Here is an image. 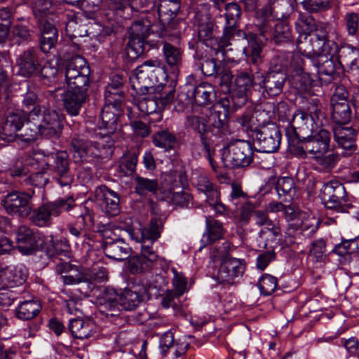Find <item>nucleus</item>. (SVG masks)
Segmentation results:
<instances>
[{
	"instance_id": "6ab92c4d",
	"label": "nucleus",
	"mask_w": 359,
	"mask_h": 359,
	"mask_svg": "<svg viewBox=\"0 0 359 359\" xmlns=\"http://www.w3.org/2000/svg\"><path fill=\"white\" fill-rule=\"evenodd\" d=\"M94 199L101 210L109 216H116L120 212V198L117 193L105 185L97 187Z\"/></svg>"
},
{
	"instance_id": "6e6552de",
	"label": "nucleus",
	"mask_w": 359,
	"mask_h": 359,
	"mask_svg": "<svg viewBox=\"0 0 359 359\" xmlns=\"http://www.w3.org/2000/svg\"><path fill=\"white\" fill-rule=\"evenodd\" d=\"M321 194L327 209L334 210L337 212L348 213L353 208L344 184L337 180H331L325 184Z\"/></svg>"
},
{
	"instance_id": "c9c22d12",
	"label": "nucleus",
	"mask_w": 359,
	"mask_h": 359,
	"mask_svg": "<svg viewBox=\"0 0 359 359\" xmlns=\"http://www.w3.org/2000/svg\"><path fill=\"white\" fill-rule=\"evenodd\" d=\"M90 73V67L86 60L80 55H75L67 61L65 65L66 80L78 78L83 74V72Z\"/></svg>"
},
{
	"instance_id": "69168bd1",
	"label": "nucleus",
	"mask_w": 359,
	"mask_h": 359,
	"mask_svg": "<svg viewBox=\"0 0 359 359\" xmlns=\"http://www.w3.org/2000/svg\"><path fill=\"white\" fill-rule=\"evenodd\" d=\"M277 278L269 274L262 276L259 281L260 292L265 296L271 294L277 287Z\"/></svg>"
},
{
	"instance_id": "37998d69",
	"label": "nucleus",
	"mask_w": 359,
	"mask_h": 359,
	"mask_svg": "<svg viewBox=\"0 0 359 359\" xmlns=\"http://www.w3.org/2000/svg\"><path fill=\"white\" fill-rule=\"evenodd\" d=\"M276 189L279 198L283 201H290L296 194L294 180L289 177H280L276 184Z\"/></svg>"
},
{
	"instance_id": "052dcab7",
	"label": "nucleus",
	"mask_w": 359,
	"mask_h": 359,
	"mask_svg": "<svg viewBox=\"0 0 359 359\" xmlns=\"http://www.w3.org/2000/svg\"><path fill=\"white\" fill-rule=\"evenodd\" d=\"M163 198L165 200H170L174 205L180 207L188 206L191 196L185 191H172L169 190L163 192Z\"/></svg>"
},
{
	"instance_id": "49530a36",
	"label": "nucleus",
	"mask_w": 359,
	"mask_h": 359,
	"mask_svg": "<svg viewBox=\"0 0 359 359\" xmlns=\"http://www.w3.org/2000/svg\"><path fill=\"white\" fill-rule=\"evenodd\" d=\"M154 91L149 90L146 95H141L142 97L139 98L137 106L142 112L149 114L157 111V110H161L158 95L153 94Z\"/></svg>"
},
{
	"instance_id": "f257e3e1",
	"label": "nucleus",
	"mask_w": 359,
	"mask_h": 359,
	"mask_svg": "<svg viewBox=\"0 0 359 359\" xmlns=\"http://www.w3.org/2000/svg\"><path fill=\"white\" fill-rule=\"evenodd\" d=\"M184 126L188 132H194L199 136L203 149L207 151L212 137L223 140L231 134L227 111L220 104H215L209 108V114H206V118L195 114L187 115Z\"/></svg>"
},
{
	"instance_id": "864d4df0",
	"label": "nucleus",
	"mask_w": 359,
	"mask_h": 359,
	"mask_svg": "<svg viewBox=\"0 0 359 359\" xmlns=\"http://www.w3.org/2000/svg\"><path fill=\"white\" fill-rule=\"evenodd\" d=\"M316 26L315 19L308 13H300L295 22L297 31L304 36H307L313 32L316 29Z\"/></svg>"
},
{
	"instance_id": "a211bd4d",
	"label": "nucleus",
	"mask_w": 359,
	"mask_h": 359,
	"mask_svg": "<svg viewBox=\"0 0 359 359\" xmlns=\"http://www.w3.org/2000/svg\"><path fill=\"white\" fill-rule=\"evenodd\" d=\"M71 150L74 162L91 161L99 159L102 154L98 151L95 142L76 135L71 140Z\"/></svg>"
},
{
	"instance_id": "72a5a7b5",
	"label": "nucleus",
	"mask_w": 359,
	"mask_h": 359,
	"mask_svg": "<svg viewBox=\"0 0 359 359\" xmlns=\"http://www.w3.org/2000/svg\"><path fill=\"white\" fill-rule=\"evenodd\" d=\"M163 226V221L161 218H153L148 227L140 229V236L135 238L142 244L146 243L152 246V243L160 237Z\"/></svg>"
},
{
	"instance_id": "cd10ccee",
	"label": "nucleus",
	"mask_w": 359,
	"mask_h": 359,
	"mask_svg": "<svg viewBox=\"0 0 359 359\" xmlns=\"http://www.w3.org/2000/svg\"><path fill=\"white\" fill-rule=\"evenodd\" d=\"M148 288L143 285H133L131 289H125L118 297L120 306L126 311L136 309L147 295Z\"/></svg>"
},
{
	"instance_id": "2f4dec72",
	"label": "nucleus",
	"mask_w": 359,
	"mask_h": 359,
	"mask_svg": "<svg viewBox=\"0 0 359 359\" xmlns=\"http://www.w3.org/2000/svg\"><path fill=\"white\" fill-rule=\"evenodd\" d=\"M338 125L333 128L334 137L337 144L348 151L355 149L356 131L351 127Z\"/></svg>"
},
{
	"instance_id": "4468645a",
	"label": "nucleus",
	"mask_w": 359,
	"mask_h": 359,
	"mask_svg": "<svg viewBox=\"0 0 359 359\" xmlns=\"http://www.w3.org/2000/svg\"><path fill=\"white\" fill-rule=\"evenodd\" d=\"M180 0H163L157 6L158 18L161 24V36L167 34L168 29L175 30L182 20L177 18L180 10Z\"/></svg>"
},
{
	"instance_id": "aec40b11",
	"label": "nucleus",
	"mask_w": 359,
	"mask_h": 359,
	"mask_svg": "<svg viewBox=\"0 0 359 359\" xmlns=\"http://www.w3.org/2000/svg\"><path fill=\"white\" fill-rule=\"evenodd\" d=\"M158 258V255L152 246L146 243L142 244L140 254L133 256L128 260V269L133 274L149 271Z\"/></svg>"
},
{
	"instance_id": "20e7f679",
	"label": "nucleus",
	"mask_w": 359,
	"mask_h": 359,
	"mask_svg": "<svg viewBox=\"0 0 359 359\" xmlns=\"http://www.w3.org/2000/svg\"><path fill=\"white\" fill-rule=\"evenodd\" d=\"M287 61L283 55H274L269 63L268 70L262 75L259 83L263 93L269 97L280 95L287 80Z\"/></svg>"
},
{
	"instance_id": "09e8293b",
	"label": "nucleus",
	"mask_w": 359,
	"mask_h": 359,
	"mask_svg": "<svg viewBox=\"0 0 359 359\" xmlns=\"http://www.w3.org/2000/svg\"><path fill=\"white\" fill-rule=\"evenodd\" d=\"M206 232L204 236H207V242L212 243L222 238L224 234V229L222 224L212 218L206 217Z\"/></svg>"
},
{
	"instance_id": "c756f323",
	"label": "nucleus",
	"mask_w": 359,
	"mask_h": 359,
	"mask_svg": "<svg viewBox=\"0 0 359 359\" xmlns=\"http://www.w3.org/2000/svg\"><path fill=\"white\" fill-rule=\"evenodd\" d=\"M88 93L83 91L66 90L62 95L63 107L70 116H76L83 105L88 100Z\"/></svg>"
},
{
	"instance_id": "a18cd8bd",
	"label": "nucleus",
	"mask_w": 359,
	"mask_h": 359,
	"mask_svg": "<svg viewBox=\"0 0 359 359\" xmlns=\"http://www.w3.org/2000/svg\"><path fill=\"white\" fill-rule=\"evenodd\" d=\"M297 48L303 55L306 57V60H310L316 55H320L327 51V48L322 43L318 42H307L306 43L305 36H301L298 40Z\"/></svg>"
},
{
	"instance_id": "8fccbe9b",
	"label": "nucleus",
	"mask_w": 359,
	"mask_h": 359,
	"mask_svg": "<svg viewBox=\"0 0 359 359\" xmlns=\"http://www.w3.org/2000/svg\"><path fill=\"white\" fill-rule=\"evenodd\" d=\"M176 136L168 130H162L153 135V142L155 146L170 150L177 143Z\"/></svg>"
},
{
	"instance_id": "4be33fe9",
	"label": "nucleus",
	"mask_w": 359,
	"mask_h": 359,
	"mask_svg": "<svg viewBox=\"0 0 359 359\" xmlns=\"http://www.w3.org/2000/svg\"><path fill=\"white\" fill-rule=\"evenodd\" d=\"M304 149L309 151L312 158L325 154L330 147V133L325 129H320L317 133L306 136Z\"/></svg>"
},
{
	"instance_id": "9b49d317",
	"label": "nucleus",
	"mask_w": 359,
	"mask_h": 359,
	"mask_svg": "<svg viewBox=\"0 0 359 359\" xmlns=\"http://www.w3.org/2000/svg\"><path fill=\"white\" fill-rule=\"evenodd\" d=\"M43 155L52 158V162L47 163L49 170L53 173V178L61 187H69L74 182V175L69 168V155L65 151H57Z\"/></svg>"
},
{
	"instance_id": "a19ab883",
	"label": "nucleus",
	"mask_w": 359,
	"mask_h": 359,
	"mask_svg": "<svg viewBox=\"0 0 359 359\" xmlns=\"http://www.w3.org/2000/svg\"><path fill=\"white\" fill-rule=\"evenodd\" d=\"M39 88L34 84L29 83L22 90V103L23 107L29 109H34L38 107L44 109H48L45 105H41L40 98L39 97Z\"/></svg>"
},
{
	"instance_id": "f3484780",
	"label": "nucleus",
	"mask_w": 359,
	"mask_h": 359,
	"mask_svg": "<svg viewBox=\"0 0 359 359\" xmlns=\"http://www.w3.org/2000/svg\"><path fill=\"white\" fill-rule=\"evenodd\" d=\"M196 23L198 27V39L207 47L213 49L215 54L223 52L220 49L219 40L214 34V24L210 15L208 13H197L196 15Z\"/></svg>"
},
{
	"instance_id": "9d476101",
	"label": "nucleus",
	"mask_w": 359,
	"mask_h": 359,
	"mask_svg": "<svg viewBox=\"0 0 359 359\" xmlns=\"http://www.w3.org/2000/svg\"><path fill=\"white\" fill-rule=\"evenodd\" d=\"M150 22L147 20H137L133 23L129 31V41L126 53L130 61H134L149 50V44L145 41L150 32Z\"/></svg>"
},
{
	"instance_id": "bb28decb",
	"label": "nucleus",
	"mask_w": 359,
	"mask_h": 359,
	"mask_svg": "<svg viewBox=\"0 0 359 359\" xmlns=\"http://www.w3.org/2000/svg\"><path fill=\"white\" fill-rule=\"evenodd\" d=\"M291 130L300 137L304 138L314 133L316 123L314 117L304 111H297L292 115Z\"/></svg>"
},
{
	"instance_id": "58836bf2",
	"label": "nucleus",
	"mask_w": 359,
	"mask_h": 359,
	"mask_svg": "<svg viewBox=\"0 0 359 359\" xmlns=\"http://www.w3.org/2000/svg\"><path fill=\"white\" fill-rule=\"evenodd\" d=\"M41 305L36 300H27L21 302L15 310L16 317L22 320L34 318L40 312Z\"/></svg>"
},
{
	"instance_id": "13d9d810",
	"label": "nucleus",
	"mask_w": 359,
	"mask_h": 359,
	"mask_svg": "<svg viewBox=\"0 0 359 359\" xmlns=\"http://www.w3.org/2000/svg\"><path fill=\"white\" fill-rule=\"evenodd\" d=\"M228 95L225 97L227 102V107L237 109L245 104L248 100L247 93L233 88L227 92Z\"/></svg>"
},
{
	"instance_id": "3c124183",
	"label": "nucleus",
	"mask_w": 359,
	"mask_h": 359,
	"mask_svg": "<svg viewBox=\"0 0 359 359\" xmlns=\"http://www.w3.org/2000/svg\"><path fill=\"white\" fill-rule=\"evenodd\" d=\"M352 118V111L348 103L337 104L332 109V119L338 125H345L350 122Z\"/></svg>"
},
{
	"instance_id": "f704fd0d",
	"label": "nucleus",
	"mask_w": 359,
	"mask_h": 359,
	"mask_svg": "<svg viewBox=\"0 0 359 359\" xmlns=\"http://www.w3.org/2000/svg\"><path fill=\"white\" fill-rule=\"evenodd\" d=\"M135 192L140 196H156L161 191V186L158 179H149L137 175L134 177Z\"/></svg>"
},
{
	"instance_id": "f03ea898",
	"label": "nucleus",
	"mask_w": 359,
	"mask_h": 359,
	"mask_svg": "<svg viewBox=\"0 0 359 359\" xmlns=\"http://www.w3.org/2000/svg\"><path fill=\"white\" fill-rule=\"evenodd\" d=\"M63 129V116L55 110L39 107L29 110L18 137L24 142H30L39 135L47 139H58Z\"/></svg>"
},
{
	"instance_id": "e433bc0d",
	"label": "nucleus",
	"mask_w": 359,
	"mask_h": 359,
	"mask_svg": "<svg viewBox=\"0 0 359 359\" xmlns=\"http://www.w3.org/2000/svg\"><path fill=\"white\" fill-rule=\"evenodd\" d=\"M191 95L194 97L195 103L200 106L208 105L215 98L214 87L205 82L195 87L191 92Z\"/></svg>"
},
{
	"instance_id": "ea45409f",
	"label": "nucleus",
	"mask_w": 359,
	"mask_h": 359,
	"mask_svg": "<svg viewBox=\"0 0 359 359\" xmlns=\"http://www.w3.org/2000/svg\"><path fill=\"white\" fill-rule=\"evenodd\" d=\"M86 288L82 292L88 295L93 290L97 283L106 282L108 280V273L105 268H94L88 273H84Z\"/></svg>"
},
{
	"instance_id": "412c9836",
	"label": "nucleus",
	"mask_w": 359,
	"mask_h": 359,
	"mask_svg": "<svg viewBox=\"0 0 359 359\" xmlns=\"http://www.w3.org/2000/svg\"><path fill=\"white\" fill-rule=\"evenodd\" d=\"M17 248L23 255H31L43 248V237L34 233L31 229L27 226H20L16 236Z\"/></svg>"
},
{
	"instance_id": "7ed1b4c3",
	"label": "nucleus",
	"mask_w": 359,
	"mask_h": 359,
	"mask_svg": "<svg viewBox=\"0 0 359 359\" xmlns=\"http://www.w3.org/2000/svg\"><path fill=\"white\" fill-rule=\"evenodd\" d=\"M165 72L157 60H147L134 71L130 79L132 89L137 95L155 90L158 83L165 79Z\"/></svg>"
},
{
	"instance_id": "ddd939ff",
	"label": "nucleus",
	"mask_w": 359,
	"mask_h": 359,
	"mask_svg": "<svg viewBox=\"0 0 359 359\" xmlns=\"http://www.w3.org/2000/svg\"><path fill=\"white\" fill-rule=\"evenodd\" d=\"M336 51L331 49L330 51L320 55H316L310 60H305L304 65H312L319 75V79L322 83L328 84L337 76V68L340 65L339 61L334 58Z\"/></svg>"
},
{
	"instance_id": "1a4fd4ad",
	"label": "nucleus",
	"mask_w": 359,
	"mask_h": 359,
	"mask_svg": "<svg viewBox=\"0 0 359 359\" xmlns=\"http://www.w3.org/2000/svg\"><path fill=\"white\" fill-rule=\"evenodd\" d=\"M254 158L250 142L237 140L229 142L222 149V158L226 166L233 168L249 166Z\"/></svg>"
},
{
	"instance_id": "4d7b16f0",
	"label": "nucleus",
	"mask_w": 359,
	"mask_h": 359,
	"mask_svg": "<svg viewBox=\"0 0 359 359\" xmlns=\"http://www.w3.org/2000/svg\"><path fill=\"white\" fill-rule=\"evenodd\" d=\"M137 156L135 153L124 155L119 164L118 172L124 176L132 175L136 170Z\"/></svg>"
},
{
	"instance_id": "e2e57ef3",
	"label": "nucleus",
	"mask_w": 359,
	"mask_h": 359,
	"mask_svg": "<svg viewBox=\"0 0 359 359\" xmlns=\"http://www.w3.org/2000/svg\"><path fill=\"white\" fill-rule=\"evenodd\" d=\"M268 6L271 8V14L274 20L278 21H286L290 15V8L287 3H276V0L268 2Z\"/></svg>"
},
{
	"instance_id": "423d86ee",
	"label": "nucleus",
	"mask_w": 359,
	"mask_h": 359,
	"mask_svg": "<svg viewBox=\"0 0 359 359\" xmlns=\"http://www.w3.org/2000/svg\"><path fill=\"white\" fill-rule=\"evenodd\" d=\"M230 243L224 242L222 246L215 248L211 257L213 261L221 260L217 274V280L220 283L233 284L234 279L241 276L244 271V265L240 259L229 257Z\"/></svg>"
},
{
	"instance_id": "774afa93",
	"label": "nucleus",
	"mask_w": 359,
	"mask_h": 359,
	"mask_svg": "<svg viewBox=\"0 0 359 359\" xmlns=\"http://www.w3.org/2000/svg\"><path fill=\"white\" fill-rule=\"evenodd\" d=\"M257 117V112L248 111L242 114L238 119V122L246 130H251L254 133L255 130H258L257 126L259 124Z\"/></svg>"
},
{
	"instance_id": "5fc2aeb1",
	"label": "nucleus",
	"mask_w": 359,
	"mask_h": 359,
	"mask_svg": "<svg viewBox=\"0 0 359 359\" xmlns=\"http://www.w3.org/2000/svg\"><path fill=\"white\" fill-rule=\"evenodd\" d=\"M163 51L167 64L171 67L179 66L182 60V50L169 43H165Z\"/></svg>"
},
{
	"instance_id": "79ce46f5",
	"label": "nucleus",
	"mask_w": 359,
	"mask_h": 359,
	"mask_svg": "<svg viewBox=\"0 0 359 359\" xmlns=\"http://www.w3.org/2000/svg\"><path fill=\"white\" fill-rule=\"evenodd\" d=\"M293 39L292 29L287 21H281L275 25L271 39L275 44L288 43L292 42Z\"/></svg>"
},
{
	"instance_id": "5701e85b",
	"label": "nucleus",
	"mask_w": 359,
	"mask_h": 359,
	"mask_svg": "<svg viewBox=\"0 0 359 359\" xmlns=\"http://www.w3.org/2000/svg\"><path fill=\"white\" fill-rule=\"evenodd\" d=\"M36 25L39 34V48L43 53H48L57 42V29L48 18H39Z\"/></svg>"
},
{
	"instance_id": "c85d7f7f",
	"label": "nucleus",
	"mask_w": 359,
	"mask_h": 359,
	"mask_svg": "<svg viewBox=\"0 0 359 359\" xmlns=\"http://www.w3.org/2000/svg\"><path fill=\"white\" fill-rule=\"evenodd\" d=\"M27 277V271L25 266L17 265L1 269L0 287H13L23 284Z\"/></svg>"
},
{
	"instance_id": "a878e982",
	"label": "nucleus",
	"mask_w": 359,
	"mask_h": 359,
	"mask_svg": "<svg viewBox=\"0 0 359 359\" xmlns=\"http://www.w3.org/2000/svg\"><path fill=\"white\" fill-rule=\"evenodd\" d=\"M121 113V105L105 102L100 114V128L106 130L103 135H114L117 130L118 119Z\"/></svg>"
},
{
	"instance_id": "0e129e2a",
	"label": "nucleus",
	"mask_w": 359,
	"mask_h": 359,
	"mask_svg": "<svg viewBox=\"0 0 359 359\" xmlns=\"http://www.w3.org/2000/svg\"><path fill=\"white\" fill-rule=\"evenodd\" d=\"M326 244L323 239L315 241L311 244L309 257L315 262H322L325 258Z\"/></svg>"
},
{
	"instance_id": "603ef678",
	"label": "nucleus",
	"mask_w": 359,
	"mask_h": 359,
	"mask_svg": "<svg viewBox=\"0 0 359 359\" xmlns=\"http://www.w3.org/2000/svg\"><path fill=\"white\" fill-rule=\"evenodd\" d=\"M11 39L18 45L29 43L33 39V31L25 25L15 24L11 29Z\"/></svg>"
},
{
	"instance_id": "f8f14e48",
	"label": "nucleus",
	"mask_w": 359,
	"mask_h": 359,
	"mask_svg": "<svg viewBox=\"0 0 359 359\" xmlns=\"http://www.w3.org/2000/svg\"><path fill=\"white\" fill-rule=\"evenodd\" d=\"M252 138L258 151L273 153L280 147L281 134L276 124L270 123L255 130Z\"/></svg>"
},
{
	"instance_id": "393cba45",
	"label": "nucleus",
	"mask_w": 359,
	"mask_h": 359,
	"mask_svg": "<svg viewBox=\"0 0 359 359\" xmlns=\"http://www.w3.org/2000/svg\"><path fill=\"white\" fill-rule=\"evenodd\" d=\"M213 49L207 52H196L194 55L195 65L205 76H215L224 66L222 61L217 60Z\"/></svg>"
},
{
	"instance_id": "680f3d73",
	"label": "nucleus",
	"mask_w": 359,
	"mask_h": 359,
	"mask_svg": "<svg viewBox=\"0 0 359 359\" xmlns=\"http://www.w3.org/2000/svg\"><path fill=\"white\" fill-rule=\"evenodd\" d=\"M83 74L78 78H74L72 80H66L69 89L70 90L81 92V90L84 93H88V88L90 85V74L82 72Z\"/></svg>"
},
{
	"instance_id": "338daca9",
	"label": "nucleus",
	"mask_w": 359,
	"mask_h": 359,
	"mask_svg": "<svg viewBox=\"0 0 359 359\" xmlns=\"http://www.w3.org/2000/svg\"><path fill=\"white\" fill-rule=\"evenodd\" d=\"M103 0H82L80 7L85 16L94 19L95 14L100 10Z\"/></svg>"
},
{
	"instance_id": "c03bdc74",
	"label": "nucleus",
	"mask_w": 359,
	"mask_h": 359,
	"mask_svg": "<svg viewBox=\"0 0 359 359\" xmlns=\"http://www.w3.org/2000/svg\"><path fill=\"white\" fill-rule=\"evenodd\" d=\"M273 20L271 8L267 4L256 12L257 26L262 36H266L271 32Z\"/></svg>"
},
{
	"instance_id": "b1692460",
	"label": "nucleus",
	"mask_w": 359,
	"mask_h": 359,
	"mask_svg": "<svg viewBox=\"0 0 359 359\" xmlns=\"http://www.w3.org/2000/svg\"><path fill=\"white\" fill-rule=\"evenodd\" d=\"M26 118L27 114L21 110L9 113L2 126L1 138L7 142L14 141L18 137Z\"/></svg>"
},
{
	"instance_id": "6e6d98bb",
	"label": "nucleus",
	"mask_w": 359,
	"mask_h": 359,
	"mask_svg": "<svg viewBox=\"0 0 359 359\" xmlns=\"http://www.w3.org/2000/svg\"><path fill=\"white\" fill-rule=\"evenodd\" d=\"M342 22L348 36L356 37L359 33V13L347 12L344 15Z\"/></svg>"
},
{
	"instance_id": "dca6fc26",
	"label": "nucleus",
	"mask_w": 359,
	"mask_h": 359,
	"mask_svg": "<svg viewBox=\"0 0 359 359\" xmlns=\"http://www.w3.org/2000/svg\"><path fill=\"white\" fill-rule=\"evenodd\" d=\"M41 58L36 48L29 47L23 50L16 58L18 74L25 78H32L39 74Z\"/></svg>"
},
{
	"instance_id": "0eeeda50",
	"label": "nucleus",
	"mask_w": 359,
	"mask_h": 359,
	"mask_svg": "<svg viewBox=\"0 0 359 359\" xmlns=\"http://www.w3.org/2000/svg\"><path fill=\"white\" fill-rule=\"evenodd\" d=\"M75 206V201L72 196L67 198H59L47 202L30 210L29 219L32 223L39 227L50 226L52 217H58L62 211H69Z\"/></svg>"
},
{
	"instance_id": "4c0bfd02",
	"label": "nucleus",
	"mask_w": 359,
	"mask_h": 359,
	"mask_svg": "<svg viewBox=\"0 0 359 359\" xmlns=\"http://www.w3.org/2000/svg\"><path fill=\"white\" fill-rule=\"evenodd\" d=\"M68 328L72 337L76 339H87L93 334V324L80 317L70 319Z\"/></svg>"
},
{
	"instance_id": "7c9ffc66",
	"label": "nucleus",
	"mask_w": 359,
	"mask_h": 359,
	"mask_svg": "<svg viewBox=\"0 0 359 359\" xmlns=\"http://www.w3.org/2000/svg\"><path fill=\"white\" fill-rule=\"evenodd\" d=\"M102 248L105 255L114 260L123 261L130 255V248L121 238L114 241L106 240L102 245Z\"/></svg>"
},
{
	"instance_id": "2eb2a0df",
	"label": "nucleus",
	"mask_w": 359,
	"mask_h": 359,
	"mask_svg": "<svg viewBox=\"0 0 359 359\" xmlns=\"http://www.w3.org/2000/svg\"><path fill=\"white\" fill-rule=\"evenodd\" d=\"M32 196L27 193L12 191L5 196L1 203L9 215L26 218L32 210Z\"/></svg>"
},
{
	"instance_id": "39448f33",
	"label": "nucleus",
	"mask_w": 359,
	"mask_h": 359,
	"mask_svg": "<svg viewBox=\"0 0 359 359\" xmlns=\"http://www.w3.org/2000/svg\"><path fill=\"white\" fill-rule=\"evenodd\" d=\"M236 37L244 38L248 41V46L243 50L248 59L255 66L262 63L261 53L262 52V43L259 41L257 36L253 33L246 34L238 29L236 22H226L223 35L221 36L219 44L220 49L231 44V41Z\"/></svg>"
},
{
	"instance_id": "473e14b6",
	"label": "nucleus",
	"mask_w": 359,
	"mask_h": 359,
	"mask_svg": "<svg viewBox=\"0 0 359 359\" xmlns=\"http://www.w3.org/2000/svg\"><path fill=\"white\" fill-rule=\"evenodd\" d=\"M338 60L340 65H344L351 70H359V49L350 44L337 46Z\"/></svg>"
},
{
	"instance_id": "de8ad7c7",
	"label": "nucleus",
	"mask_w": 359,
	"mask_h": 359,
	"mask_svg": "<svg viewBox=\"0 0 359 359\" xmlns=\"http://www.w3.org/2000/svg\"><path fill=\"white\" fill-rule=\"evenodd\" d=\"M306 43L318 42L322 43L326 48L337 50V43L327 39V32L323 26H316V29L307 36H305Z\"/></svg>"
},
{
	"instance_id": "bf43d9fd",
	"label": "nucleus",
	"mask_w": 359,
	"mask_h": 359,
	"mask_svg": "<svg viewBox=\"0 0 359 359\" xmlns=\"http://www.w3.org/2000/svg\"><path fill=\"white\" fill-rule=\"evenodd\" d=\"M13 179H19L21 183L27 177L29 172L27 165L24 163L22 158L15 159L6 171Z\"/></svg>"
}]
</instances>
